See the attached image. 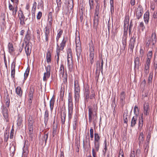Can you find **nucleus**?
<instances>
[{
  "label": "nucleus",
  "mask_w": 157,
  "mask_h": 157,
  "mask_svg": "<svg viewBox=\"0 0 157 157\" xmlns=\"http://www.w3.org/2000/svg\"><path fill=\"white\" fill-rule=\"evenodd\" d=\"M67 40V38H65L64 37L60 44V46H59L58 44H57L56 52V55L55 56V57L56 58L57 57L56 59V60L57 64L59 63L60 51H63V50L64 47L66 46Z\"/></svg>",
  "instance_id": "obj_1"
},
{
  "label": "nucleus",
  "mask_w": 157,
  "mask_h": 157,
  "mask_svg": "<svg viewBox=\"0 0 157 157\" xmlns=\"http://www.w3.org/2000/svg\"><path fill=\"white\" fill-rule=\"evenodd\" d=\"M72 98L70 93H69L68 97V117L69 120L71 119L72 117L73 110V103Z\"/></svg>",
  "instance_id": "obj_2"
},
{
  "label": "nucleus",
  "mask_w": 157,
  "mask_h": 157,
  "mask_svg": "<svg viewBox=\"0 0 157 157\" xmlns=\"http://www.w3.org/2000/svg\"><path fill=\"white\" fill-rule=\"evenodd\" d=\"M75 45L76 54L77 56L78 60V61L80 59L81 57L82 58V48L80 40H76Z\"/></svg>",
  "instance_id": "obj_3"
},
{
  "label": "nucleus",
  "mask_w": 157,
  "mask_h": 157,
  "mask_svg": "<svg viewBox=\"0 0 157 157\" xmlns=\"http://www.w3.org/2000/svg\"><path fill=\"white\" fill-rule=\"evenodd\" d=\"M80 89L78 84L76 83L75 81L74 83V98L75 101L77 102L79 101L80 97Z\"/></svg>",
  "instance_id": "obj_4"
},
{
  "label": "nucleus",
  "mask_w": 157,
  "mask_h": 157,
  "mask_svg": "<svg viewBox=\"0 0 157 157\" xmlns=\"http://www.w3.org/2000/svg\"><path fill=\"white\" fill-rule=\"evenodd\" d=\"M90 64H89L90 68H91L92 64L94 62V45L92 43L90 48Z\"/></svg>",
  "instance_id": "obj_5"
},
{
  "label": "nucleus",
  "mask_w": 157,
  "mask_h": 157,
  "mask_svg": "<svg viewBox=\"0 0 157 157\" xmlns=\"http://www.w3.org/2000/svg\"><path fill=\"white\" fill-rule=\"evenodd\" d=\"M46 72L44 74L43 80L44 81H46L49 78L50 75V71L51 66L50 65H48L45 67Z\"/></svg>",
  "instance_id": "obj_6"
},
{
  "label": "nucleus",
  "mask_w": 157,
  "mask_h": 157,
  "mask_svg": "<svg viewBox=\"0 0 157 157\" xmlns=\"http://www.w3.org/2000/svg\"><path fill=\"white\" fill-rule=\"evenodd\" d=\"M49 27H45L44 29L45 41L47 42V44H48L49 38L50 36L51 29L49 28Z\"/></svg>",
  "instance_id": "obj_7"
},
{
  "label": "nucleus",
  "mask_w": 157,
  "mask_h": 157,
  "mask_svg": "<svg viewBox=\"0 0 157 157\" xmlns=\"http://www.w3.org/2000/svg\"><path fill=\"white\" fill-rule=\"evenodd\" d=\"M136 35H134L132 36H131L130 40L129 48L132 52L133 51V49L134 47V44L136 42Z\"/></svg>",
  "instance_id": "obj_8"
},
{
  "label": "nucleus",
  "mask_w": 157,
  "mask_h": 157,
  "mask_svg": "<svg viewBox=\"0 0 157 157\" xmlns=\"http://www.w3.org/2000/svg\"><path fill=\"white\" fill-rule=\"evenodd\" d=\"M143 8L141 6L139 5L136 11V15L137 19H139L142 17L143 13Z\"/></svg>",
  "instance_id": "obj_9"
},
{
  "label": "nucleus",
  "mask_w": 157,
  "mask_h": 157,
  "mask_svg": "<svg viewBox=\"0 0 157 157\" xmlns=\"http://www.w3.org/2000/svg\"><path fill=\"white\" fill-rule=\"evenodd\" d=\"M64 108L63 109H62L61 110V120L62 125H63L65 124V121L66 113H65V105L63 106Z\"/></svg>",
  "instance_id": "obj_10"
},
{
  "label": "nucleus",
  "mask_w": 157,
  "mask_h": 157,
  "mask_svg": "<svg viewBox=\"0 0 157 157\" xmlns=\"http://www.w3.org/2000/svg\"><path fill=\"white\" fill-rule=\"evenodd\" d=\"M19 11L18 17L20 21V24L23 25L25 24V17L22 10H20Z\"/></svg>",
  "instance_id": "obj_11"
},
{
  "label": "nucleus",
  "mask_w": 157,
  "mask_h": 157,
  "mask_svg": "<svg viewBox=\"0 0 157 157\" xmlns=\"http://www.w3.org/2000/svg\"><path fill=\"white\" fill-rule=\"evenodd\" d=\"M94 146L92 148V153L97 154V152L99 150L100 142H94Z\"/></svg>",
  "instance_id": "obj_12"
},
{
  "label": "nucleus",
  "mask_w": 157,
  "mask_h": 157,
  "mask_svg": "<svg viewBox=\"0 0 157 157\" xmlns=\"http://www.w3.org/2000/svg\"><path fill=\"white\" fill-rule=\"evenodd\" d=\"M97 114L96 113H95L94 114L91 116V118L89 117V122L90 123L93 121L94 125H95L98 120Z\"/></svg>",
  "instance_id": "obj_13"
},
{
  "label": "nucleus",
  "mask_w": 157,
  "mask_h": 157,
  "mask_svg": "<svg viewBox=\"0 0 157 157\" xmlns=\"http://www.w3.org/2000/svg\"><path fill=\"white\" fill-rule=\"evenodd\" d=\"M2 112L4 118L6 121H7L8 117V110L7 108L4 105L2 106Z\"/></svg>",
  "instance_id": "obj_14"
},
{
  "label": "nucleus",
  "mask_w": 157,
  "mask_h": 157,
  "mask_svg": "<svg viewBox=\"0 0 157 157\" xmlns=\"http://www.w3.org/2000/svg\"><path fill=\"white\" fill-rule=\"evenodd\" d=\"M150 108L149 104L147 103H145L144 105V114L147 116L149 114Z\"/></svg>",
  "instance_id": "obj_15"
},
{
  "label": "nucleus",
  "mask_w": 157,
  "mask_h": 157,
  "mask_svg": "<svg viewBox=\"0 0 157 157\" xmlns=\"http://www.w3.org/2000/svg\"><path fill=\"white\" fill-rule=\"evenodd\" d=\"M97 66L96 67V71H100L102 73L103 72V61L102 59L100 61H98L97 63Z\"/></svg>",
  "instance_id": "obj_16"
},
{
  "label": "nucleus",
  "mask_w": 157,
  "mask_h": 157,
  "mask_svg": "<svg viewBox=\"0 0 157 157\" xmlns=\"http://www.w3.org/2000/svg\"><path fill=\"white\" fill-rule=\"evenodd\" d=\"M26 143H28V141H25L24 145L23 148V154L24 155V157H26L28 154L29 152V151L28 149V146L26 144Z\"/></svg>",
  "instance_id": "obj_17"
},
{
  "label": "nucleus",
  "mask_w": 157,
  "mask_h": 157,
  "mask_svg": "<svg viewBox=\"0 0 157 157\" xmlns=\"http://www.w3.org/2000/svg\"><path fill=\"white\" fill-rule=\"evenodd\" d=\"M127 38L126 37H122V45L121 46V50L122 52L124 51L126 48V46L127 44Z\"/></svg>",
  "instance_id": "obj_18"
},
{
  "label": "nucleus",
  "mask_w": 157,
  "mask_h": 157,
  "mask_svg": "<svg viewBox=\"0 0 157 157\" xmlns=\"http://www.w3.org/2000/svg\"><path fill=\"white\" fill-rule=\"evenodd\" d=\"M67 66L70 70H72L73 67V58L67 57Z\"/></svg>",
  "instance_id": "obj_19"
},
{
  "label": "nucleus",
  "mask_w": 157,
  "mask_h": 157,
  "mask_svg": "<svg viewBox=\"0 0 157 157\" xmlns=\"http://www.w3.org/2000/svg\"><path fill=\"white\" fill-rule=\"evenodd\" d=\"M150 13L148 10L144 14V21L146 24H147L149 20Z\"/></svg>",
  "instance_id": "obj_20"
},
{
  "label": "nucleus",
  "mask_w": 157,
  "mask_h": 157,
  "mask_svg": "<svg viewBox=\"0 0 157 157\" xmlns=\"http://www.w3.org/2000/svg\"><path fill=\"white\" fill-rule=\"evenodd\" d=\"M140 59L138 57H136L134 59V69L135 70H136V69H139V66L140 65Z\"/></svg>",
  "instance_id": "obj_21"
},
{
  "label": "nucleus",
  "mask_w": 157,
  "mask_h": 157,
  "mask_svg": "<svg viewBox=\"0 0 157 157\" xmlns=\"http://www.w3.org/2000/svg\"><path fill=\"white\" fill-rule=\"evenodd\" d=\"M49 120V112L47 109H46L44 115V123L46 126L48 123Z\"/></svg>",
  "instance_id": "obj_22"
},
{
  "label": "nucleus",
  "mask_w": 157,
  "mask_h": 157,
  "mask_svg": "<svg viewBox=\"0 0 157 157\" xmlns=\"http://www.w3.org/2000/svg\"><path fill=\"white\" fill-rule=\"evenodd\" d=\"M15 63L13 62L11 65V76L12 78H14L15 73Z\"/></svg>",
  "instance_id": "obj_23"
},
{
  "label": "nucleus",
  "mask_w": 157,
  "mask_h": 157,
  "mask_svg": "<svg viewBox=\"0 0 157 157\" xmlns=\"http://www.w3.org/2000/svg\"><path fill=\"white\" fill-rule=\"evenodd\" d=\"M125 94L124 92H122L121 93L120 95V102L123 105H124L125 103Z\"/></svg>",
  "instance_id": "obj_24"
},
{
  "label": "nucleus",
  "mask_w": 157,
  "mask_h": 157,
  "mask_svg": "<svg viewBox=\"0 0 157 157\" xmlns=\"http://www.w3.org/2000/svg\"><path fill=\"white\" fill-rule=\"evenodd\" d=\"M137 120V117L136 116H134L132 118L131 122V127L133 128L135 127V125L136 124Z\"/></svg>",
  "instance_id": "obj_25"
},
{
  "label": "nucleus",
  "mask_w": 157,
  "mask_h": 157,
  "mask_svg": "<svg viewBox=\"0 0 157 157\" xmlns=\"http://www.w3.org/2000/svg\"><path fill=\"white\" fill-rule=\"evenodd\" d=\"M31 39L30 33L28 31L26 34L25 36L24 40L25 44H29V41Z\"/></svg>",
  "instance_id": "obj_26"
},
{
  "label": "nucleus",
  "mask_w": 157,
  "mask_h": 157,
  "mask_svg": "<svg viewBox=\"0 0 157 157\" xmlns=\"http://www.w3.org/2000/svg\"><path fill=\"white\" fill-rule=\"evenodd\" d=\"M26 45L25 47V52L27 56H29L31 51V48H29V44H25Z\"/></svg>",
  "instance_id": "obj_27"
},
{
  "label": "nucleus",
  "mask_w": 157,
  "mask_h": 157,
  "mask_svg": "<svg viewBox=\"0 0 157 157\" xmlns=\"http://www.w3.org/2000/svg\"><path fill=\"white\" fill-rule=\"evenodd\" d=\"M152 42V45H154L155 44L156 41V37L155 32L152 33L151 37H150Z\"/></svg>",
  "instance_id": "obj_28"
},
{
  "label": "nucleus",
  "mask_w": 157,
  "mask_h": 157,
  "mask_svg": "<svg viewBox=\"0 0 157 157\" xmlns=\"http://www.w3.org/2000/svg\"><path fill=\"white\" fill-rule=\"evenodd\" d=\"M152 52L151 51H149L147 54L146 62L151 63V60L152 58Z\"/></svg>",
  "instance_id": "obj_29"
},
{
  "label": "nucleus",
  "mask_w": 157,
  "mask_h": 157,
  "mask_svg": "<svg viewBox=\"0 0 157 157\" xmlns=\"http://www.w3.org/2000/svg\"><path fill=\"white\" fill-rule=\"evenodd\" d=\"M46 61L48 63H50L51 61V56L50 51H48L46 56Z\"/></svg>",
  "instance_id": "obj_30"
},
{
  "label": "nucleus",
  "mask_w": 157,
  "mask_h": 157,
  "mask_svg": "<svg viewBox=\"0 0 157 157\" xmlns=\"http://www.w3.org/2000/svg\"><path fill=\"white\" fill-rule=\"evenodd\" d=\"M15 147L14 145H12L10 148V155L12 157H13L15 153Z\"/></svg>",
  "instance_id": "obj_31"
},
{
  "label": "nucleus",
  "mask_w": 157,
  "mask_h": 157,
  "mask_svg": "<svg viewBox=\"0 0 157 157\" xmlns=\"http://www.w3.org/2000/svg\"><path fill=\"white\" fill-rule=\"evenodd\" d=\"M16 92L17 94L19 96L21 97L22 94V91L20 86H17L16 89Z\"/></svg>",
  "instance_id": "obj_32"
},
{
  "label": "nucleus",
  "mask_w": 157,
  "mask_h": 157,
  "mask_svg": "<svg viewBox=\"0 0 157 157\" xmlns=\"http://www.w3.org/2000/svg\"><path fill=\"white\" fill-rule=\"evenodd\" d=\"M144 138L143 133V132H141L140 133L138 139L139 140V145H140L142 144V142L144 140Z\"/></svg>",
  "instance_id": "obj_33"
},
{
  "label": "nucleus",
  "mask_w": 157,
  "mask_h": 157,
  "mask_svg": "<svg viewBox=\"0 0 157 157\" xmlns=\"http://www.w3.org/2000/svg\"><path fill=\"white\" fill-rule=\"evenodd\" d=\"M151 63L146 62V64L145 65V68L144 71L146 74H148L149 71V66Z\"/></svg>",
  "instance_id": "obj_34"
},
{
  "label": "nucleus",
  "mask_w": 157,
  "mask_h": 157,
  "mask_svg": "<svg viewBox=\"0 0 157 157\" xmlns=\"http://www.w3.org/2000/svg\"><path fill=\"white\" fill-rule=\"evenodd\" d=\"M77 117L76 115L75 116L74 119V122L73 123V128L74 130L76 129L77 126Z\"/></svg>",
  "instance_id": "obj_35"
},
{
  "label": "nucleus",
  "mask_w": 157,
  "mask_h": 157,
  "mask_svg": "<svg viewBox=\"0 0 157 157\" xmlns=\"http://www.w3.org/2000/svg\"><path fill=\"white\" fill-rule=\"evenodd\" d=\"M88 117L90 118H91V116L94 114H93V109L92 108L91 106H89L88 107Z\"/></svg>",
  "instance_id": "obj_36"
},
{
  "label": "nucleus",
  "mask_w": 157,
  "mask_h": 157,
  "mask_svg": "<svg viewBox=\"0 0 157 157\" xmlns=\"http://www.w3.org/2000/svg\"><path fill=\"white\" fill-rule=\"evenodd\" d=\"M34 92V89L33 88H30L28 95L29 99H33Z\"/></svg>",
  "instance_id": "obj_37"
},
{
  "label": "nucleus",
  "mask_w": 157,
  "mask_h": 157,
  "mask_svg": "<svg viewBox=\"0 0 157 157\" xmlns=\"http://www.w3.org/2000/svg\"><path fill=\"white\" fill-rule=\"evenodd\" d=\"M90 88L88 85H86L85 87L84 90V94L90 95Z\"/></svg>",
  "instance_id": "obj_38"
},
{
  "label": "nucleus",
  "mask_w": 157,
  "mask_h": 157,
  "mask_svg": "<svg viewBox=\"0 0 157 157\" xmlns=\"http://www.w3.org/2000/svg\"><path fill=\"white\" fill-rule=\"evenodd\" d=\"M94 142H100V137L97 133H95L94 134Z\"/></svg>",
  "instance_id": "obj_39"
},
{
  "label": "nucleus",
  "mask_w": 157,
  "mask_h": 157,
  "mask_svg": "<svg viewBox=\"0 0 157 157\" xmlns=\"http://www.w3.org/2000/svg\"><path fill=\"white\" fill-rule=\"evenodd\" d=\"M67 57H72V52L70 48H69L67 50Z\"/></svg>",
  "instance_id": "obj_40"
},
{
  "label": "nucleus",
  "mask_w": 157,
  "mask_h": 157,
  "mask_svg": "<svg viewBox=\"0 0 157 157\" xmlns=\"http://www.w3.org/2000/svg\"><path fill=\"white\" fill-rule=\"evenodd\" d=\"M9 132L6 130L4 132V142H7L9 138Z\"/></svg>",
  "instance_id": "obj_41"
},
{
  "label": "nucleus",
  "mask_w": 157,
  "mask_h": 157,
  "mask_svg": "<svg viewBox=\"0 0 157 157\" xmlns=\"http://www.w3.org/2000/svg\"><path fill=\"white\" fill-rule=\"evenodd\" d=\"M64 66L63 64H61L59 70V72L60 75H62V76H63L64 73Z\"/></svg>",
  "instance_id": "obj_42"
},
{
  "label": "nucleus",
  "mask_w": 157,
  "mask_h": 157,
  "mask_svg": "<svg viewBox=\"0 0 157 157\" xmlns=\"http://www.w3.org/2000/svg\"><path fill=\"white\" fill-rule=\"evenodd\" d=\"M149 143H148V142H145L144 145V151L147 153H148V149L149 148Z\"/></svg>",
  "instance_id": "obj_43"
},
{
  "label": "nucleus",
  "mask_w": 157,
  "mask_h": 157,
  "mask_svg": "<svg viewBox=\"0 0 157 157\" xmlns=\"http://www.w3.org/2000/svg\"><path fill=\"white\" fill-rule=\"evenodd\" d=\"M110 11L111 14L113 13L114 10V1H110Z\"/></svg>",
  "instance_id": "obj_44"
},
{
  "label": "nucleus",
  "mask_w": 157,
  "mask_h": 157,
  "mask_svg": "<svg viewBox=\"0 0 157 157\" xmlns=\"http://www.w3.org/2000/svg\"><path fill=\"white\" fill-rule=\"evenodd\" d=\"M54 102L55 100L52 98L50 101L49 105L51 111H52L53 109Z\"/></svg>",
  "instance_id": "obj_45"
},
{
  "label": "nucleus",
  "mask_w": 157,
  "mask_h": 157,
  "mask_svg": "<svg viewBox=\"0 0 157 157\" xmlns=\"http://www.w3.org/2000/svg\"><path fill=\"white\" fill-rule=\"evenodd\" d=\"M17 9L18 7L17 5H16L15 7H14V8H13L12 10H10V11H12V15L13 16H16Z\"/></svg>",
  "instance_id": "obj_46"
},
{
  "label": "nucleus",
  "mask_w": 157,
  "mask_h": 157,
  "mask_svg": "<svg viewBox=\"0 0 157 157\" xmlns=\"http://www.w3.org/2000/svg\"><path fill=\"white\" fill-rule=\"evenodd\" d=\"M128 30V27L124 26V32L122 37H127Z\"/></svg>",
  "instance_id": "obj_47"
},
{
  "label": "nucleus",
  "mask_w": 157,
  "mask_h": 157,
  "mask_svg": "<svg viewBox=\"0 0 157 157\" xmlns=\"http://www.w3.org/2000/svg\"><path fill=\"white\" fill-rule=\"evenodd\" d=\"M129 18L128 17H126L124 20V27H128Z\"/></svg>",
  "instance_id": "obj_48"
},
{
  "label": "nucleus",
  "mask_w": 157,
  "mask_h": 157,
  "mask_svg": "<svg viewBox=\"0 0 157 157\" xmlns=\"http://www.w3.org/2000/svg\"><path fill=\"white\" fill-rule=\"evenodd\" d=\"M98 16H94V25L97 27L98 24Z\"/></svg>",
  "instance_id": "obj_49"
},
{
  "label": "nucleus",
  "mask_w": 157,
  "mask_h": 157,
  "mask_svg": "<svg viewBox=\"0 0 157 157\" xmlns=\"http://www.w3.org/2000/svg\"><path fill=\"white\" fill-rule=\"evenodd\" d=\"M134 112L135 115V116H136V117H138L139 114V110L138 107L136 105L134 107Z\"/></svg>",
  "instance_id": "obj_50"
},
{
  "label": "nucleus",
  "mask_w": 157,
  "mask_h": 157,
  "mask_svg": "<svg viewBox=\"0 0 157 157\" xmlns=\"http://www.w3.org/2000/svg\"><path fill=\"white\" fill-rule=\"evenodd\" d=\"M29 67H28L26 69L25 72L24 74V79L25 80L27 78L29 73Z\"/></svg>",
  "instance_id": "obj_51"
},
{
  "label": "nucleus",
  "mask_w": 157,
  "mask_h": 157,
  "mask_svg": "<svg viewBox=\"0 0 157 157\" xmlns=\"http://www.w3.org/2000/svg\"><path fill=\"white\" fill-rule=\"evenodd\" d=\"M57 129V125H53L52 126V130H53V136H54L56 135Z\"/></svg>",
  "instance_id": "obj_52"
},
{
  "label": "nucleus",
  "mask_w": 157,
  "mask_h": 157,
  "mask_svg": "<svg viewBox=\"0 0 157 157\" xmlns=\"http://www.w3.org/2000/svg\"><path fill=\"white\" fill-rule=\"evenodd\" d=\"M8 47L9 52L10 53H12L13 51V48L12 44L9 43L8 45Z\"/></svg>",
  "instance_id": "obj_53"
},
{
  "label": "nucleus",
  "mask_w": 157,
  "mask_h": 157,
  "mask_svg": "<svg viewBox=\"0 0 157 157\" xmlns=\"http://www.w3.org/2000/svg\"><path fill=\"white\" fill-rule=\"evenodd\" d=\"M89 3L90 6V10H91L94 8V1L93 0H89Z\"/></svg>",
  "instance_id": "obj_54"
},
{
  "label": "nucleus",
  "mask_w": 157,
  "mask_h": 157,
  "mask_svg": "<svg viewBox=\"0 0 157 157\" xmlns=\"http://www.w3.org/2000/svg\"><path fill=\"white\" fill-rule=\"evenodd\" d=\"M154 68L155 70V73L157 72V59H154V64H153Z\"/></svg>",
  "instance_id": "obj_55"
},
{
  "label": "nucleus",
  "mask_w": 157,
  "mask_h": 157,
  "mask_svg": "<svg viewBox=\"0 0 157 157\" xmlns=\"http://www.w3.org/2000/svg\"><path fill=\"white\" fill-rule=\"evenodd\" d=\"M146 44L147 46L148 47L150 44H152V42L150 38H147L146 40Z\"/></svg>",
  "instance_id": "obj_56"
},
{
  "label": "nucleus",
  "mask_w": 157,
  "mask_h": 157,
  "mask_svg": "<svg viewBox=\"0 0 157 157\" xmlns=\"http://www.w3.org/2000/svg\"><path fill=\"white\" fill-rule=\"evenodd\" d=\"M128 113L124 114V122L125 123L127 124L128 122Z\"/></svg>",
  "instance_id": "obj_57"
},
{
  "label": "nucleus",
  "mask_w": 157,
  "mask_h": 157,
  "mask_svg": "<svg viewBox=\"0 0 157 157\" xmlns=\"http://www.w3.org/2000/svg\"><path fill=\"white\" fill-rule=\"evenodd\" d=\"M22 121V119L20 117H18L17 120V125L18 126H21Z\"/></svg>",
  "instance_id": "obj_58"
},
{
  "label": "nucleus",
  "mask_w": 157,
  "mask_h": 157,
  "mask_svg": "<svg viewBox=\"0 0 157 157\" xmlns=\"http://www.w3.org/2000/svg\"><path fill=\"white\" fill-rule=\"evenodd\" d=\"M95 96V94L93 90H91V94L90 96V99H92L93 98L94 99Z\"/></svg>",
  "instance_id": "obj_59"
},
{
  "label": "nucleus",
  "mask_w": 157,
  "mask_h": 157,
  "mask_svg": "<svg viewBox=\"0 0 157 157\" xmlns=\"http://www.w3.org/2000/svg\"><path fill=\"white\" fill-rule=\"evenodd\" d=\"M48 132H45L44 135L43 136V139L44 140H45V144H46L47 142V140L48 137Z\"/></svg>",
  "instance_id": "obj_60"
},
{
  "label": "nucleus",
  "mask_w": 157,
  "mask_h": 157,
  "mask_svg": "<svg viewBox=\"0 0 157 157\" xmlns=\"http://www.w3.org/2000/svg\"><path fill=\"white\" fill-rule=\"evenodd\" d=\"M90 134L91 140H93L94 137V130L92 128L90 129Z\"/></svg>",
  "instance_id": "obj_61"
},
{
  "label": "nucleus",
  "mask_w": 157,
  "mask_h": 157,
  "mask_svg": "<svg viewBox=\"0 0 157 157\" xmlns=\"http://www.w3.org/2000/svg\"><path fill=\"white\" fill-rule=\"evenodd\" d=\"M48 19V23L49 24H48L46 27H49V28L51 29L52 25V19Z\"/></svg>",
  "instance_id": "obj_62"
},
{
  "label": "nucleus",
  "mask_w": 157,
  "mask_h": 157,
  "mask_svg": "<svg viewBox=\"0 0 157 157\" xmlns=\"http://www.w3.org/2000/svg\"><path fill=\"white\" fill-rule=\"evenodd\" d=\"M73 0H69L68 2V6L69 7H71L73 8Z\"/></svg>",
  "instance_id": "obj_63"
},
{
  "label": "nucleus",
  "mask_w": 157,
  "mask_h": 157,
  "mask_svg": "<svg viewBox=\"0 0 157 157\" xmlns=\"http://www.w3.org/2000/svg\"><path fill=\"white\" fill-rule=\"evenodd\" d=\"M151 137V133L150 132H148L147 136V137L146 142H148V143H149V141H150Z\"/></svg>",
  "instance_id": "obj_64"
}]
</instances>
